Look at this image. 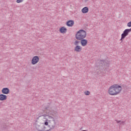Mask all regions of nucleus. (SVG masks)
<instances>
[{"instance_id":"obj_1","label":"nucleus","mask_w":131,"mask_h":131,"mask_svg":"<svg viewBox=\"0 0 131 131\" xmlns=\"http://www.w3.org/2000/svg\"><path fill=\"white\" fill-rule=\"evenodd\" d=\"M45 112L46 113V114L45 115H41L39 114V115H40L39 116V118L41 117V116H43L45 119H46V121L44 123L45 125H49V122L50 121L49 119H51V118H53L52 116H53L54 117H56L57 112L53 110L52 108L50 107V105H49L45 107ZM50 115H51V116H50Z\"/></svg>"},{"instance_id":"obj_2","label":"nucleus","mask_w":131,"mask_h":131,"mask_svg":"<svg viewBox=\"0 0 131 131\" xmlns=\"http://www.w3.org/2000/svg\"><path fill=\"white\" fill-rule=\"evenodd\" d=\"M121 91H122V86L120 85L115 84L109 88L107 93L111 96H117V95H119L121 93Z\"/></svg>"},{"instance_id":"obj_3","label":"nucleus","mask_w":131,"mask_h":131,"mask_svg":"<svg viewBox=\"0 0 131 131\" xmlns=\"http://www.w3.org/2000/svg\"><path fill=\"white\" fill-rule=\"evenodd\" d=\"M110 64L108 61L105 60H101L99 61V69L97 71L98 74L101 73H105L106 71L109 70V66Z\"/></svg>"},{"instance_id":"obj_4","label":"nucleus","mask_w":131,"mask_h":131,"mask_svg":"<svg viewBox=\"0 0 131 131\" xmlns=\"http://www.w3.org/2000/svg\"><path fill=\"white\" fill-rule=\"evenodd\" d=\"M85 37H86V31L82 29L79 30L75 34L76 39L78 40L85 38Z\"/></svg>"},{"instance_id":"obj_5","label":"nucleus","mask_w":131,"mask_h":131,"mask_svg":"<svg viewBox=\"0 0 131 131\" xmlns=\"http://www.w3.org/2000/svg\"><path fill=\"white\" fill-rule=\"evenodd\" d=\"M50 119H52V120H49V126L50 127V129L47 130V131H51L52 129H54V128H55V127H56V120H55V118H54V117H53V118H51Z\"/></svg>"},{"instance_id":"obj_6","label":"nucleus","mask_w":131,"mask_h":131,"mask_svg":"<svg viewBox=\"0 0 131 131\" xmlns=\"http://www.w3.org/2000/svg\"><path fill=\"white\" fill-rule=\"evenodd\" d=\"M38 62H39V57L38 56H35L32 59L31 64H32V65H35V64H37Z\"/></svg>"},{"instance_id":"obj_7","label":"nucleus","mask_w":131,"mask_h":131,"mask_svg":"<svg viewBox=\"0 0 131 131\" xmlns=\"http://www.w3.org/2000/svg\"><path fill=\"white\" fill-rule=\"evenodd\" d=\"M129 32H131V28L125 29L123 31V33L121 34L122 38H123L124 37H126V36H127Z\"/></svg>"},{"instance_id":"obj_8","label":"nucleus","mask_w":131,"mask_h":131,"mask_svg":"<svg viewBox=\"0 0 131 131\" xmlns=\"http://www.w3.org/2000/svg\"><path fill=\"white\" fill-rule=\"evenodd\" d=\"M79 40H80V43L82 47H85L88 45V40L84 38L80 39Z\"/></svg>"},{"instance_id":"obj_9","label":"nucleus","mask_w":131,"mask_h":131,"mask_svg":"<svg viewBox=\"0 0 131 131\" xmlns=\"http://www.w3.org/2000/svg\"><path fill=\"white\" fill-rule=\"evenodd\" d=\"M2 93L4 95H8L10 94V89L8 88H4L2 90Z\"/></svg>"},{"instance_id":"obj_10","label":"nucleus","mask_w":131,"mask_h":131,"mask_svg":"<svg viewBox=\"0 0 131 131\" xmlns=\"http://www.w3.org/2000/svg\"><path fill=\"white\" fill-rule=\"evenodd\" d=\"M67 26L68 27H72L73 25H74V20H70L66 23Z\"/></svg>"},{"instance_id":"obj_11","label":"nucleus","mask_w":131,"mask_h":131,"mask_svg":"<svg viewBox=\"0 0 131 131\" xmlns=\"http://www.w3.org/2000/svg\"><path fill=\"white\" fill-rule=\"evenodd\" d=\"M7 98H8V96H7V95L4 94H0V101H6Z\"/></svg>"},{"instance_id":"obj_12","label":"nucleus","mask_w":131,"mask_h":131,"mask_svg":"<svg viewBox=\"0 0 131 131\" xmlns=\"http://www.w3.org/2000/svg\"><path fill=\"white\" fill-rule=\"evenodd\" d=\"M59 32H60V33H66V32H67V29L66 28H65V27H61L60 29H59Z\"/></svg>"},{"instance_id":"obj_13","label":"nucleus","mask_w":131,"mask_h":131,"mask_svg":"<svg viewBox=\"0 0 131 131\" xmlns=\"http://www.w3.org/2000/svg\"><path fill=\"white\" fill-rule=\"evenodd\" d=\"M82 50V47H80L79 46H77L75 47L74 51L75 52H78L79 53V52H81V50Z\"/></svg>"},{"instance_id":"obj_14","label":"nucleus","mask_w":131,"mask_h":131,"mask_svg":"<svg viewBox=\"0 0 131 131\" xmlns=\"http://www.w3.org/2000/svg\"><path fill=\"white\" fill-rule=\"evenodd\" d=\"M81 12L83 14H86V13H89V7H85L83 8L81 10Z\"/></svg>"},{"instance_id":"obj_15","label":"nucleus","mask_w":131,"mask_h":131,"mask_svg":"<svg viewBox=\"0 0 131 131\" xmlns=\"http://www.w3.org/2000/svg\"><path fill=\"white\" fill-rule=\"evenodd\" d=\"M115 121L117 122V123H119V126H120L121 125H124L125 123V121H124L115 120Z\"/></svg>"},{"instance_id":"obj_16","label":"nucleus","mask_w":131,"mask_h":131,"mask_svg":"<svg viewBox=\"0 0 131 131\" xmlns=\"http://www.w3.org/2000/svg\"><path fill=\"white\" fill-rule=\"evenodd\" d=\"M80 42V41H78V40H76L75 41V42H74V45H75V46H76V47L77 46H78V43H79Z\"/></svg>"},{"instance_id":"obj_17","label":"nucleus","mask_w":131,"mask_h":131,"mask_svg":"<svg viewBox=\"0 0 131 131\" xmlns=\"http://www.w3.org/2000/svg\"><path fill=\"white\" fill-rule=\"evenodd\" d=\"M84 94H85L86 96H89V95H90V91H85Z\"/></svg>"},{"instance_id":"obj_18","label":"nucleus","mask_w":131,"mask_h":131,"mask_svg":"<svg viewBox=\"0 0 131 131\" xmlns=\"http://www.w3.org/2000/svg\"><path fill=\"white\" fill-rule=\"evenodd\" d=\"M127 26L128 27H131V21L128 22L127 24Z\"/></svg>"},{"instance_id":"obj_19","label":"nucleus","mask_w":131,"mask_h":131,"mask_svg":"<svg viewBox=\"0 0 131 131\" xmlns=\"http://www.w3.org/2000/svg\"><path fill=\"white\" fill-rule=\"evenodd\" d=\"M22 2H23V0H16L17 4H20V3H22Z\"/></svg>"},{"instance_id":"obj_20","label":"nucleus","mask_w":131,"mask_h":131,"mask_svg":"<svg viewBox=\"0 0 131 131\" xmlns=\"http://www.w3.org/2000/svg\"><path fill=\"white\" fill-rule=\"evenodd\" d=\"M124 38H125V37H124V38H122V35H121V39H120V40L122 42L123 41V39H124Z\"/></svg>"},{"instance_id":"obj_21","label":"nucleus","mask_w":131,"mask_h":131,"mask_svg":"<svg viewBox=\"0 0 131 131\" xmlns=\"http://www.w3.org/2000/svg\"><path fill=\"white\" fill-rule=\"evenodd\" d=\"M80 129H81V130L82 129V127H81Z\"/></svg>"},{"instance_id":"obj_22","label":"nucleus","mask_w":131,"mask_h":131,"mask_svg":"<svg viewBox=\"0 0 131 131\" xmlns=\"http://www.w3.org/2000/svg\"><path fill=\"white\" fill-rule=\"evenodd\" d=\"M86 1H89V0H86Z\"/></svg>"}]
</instances>
